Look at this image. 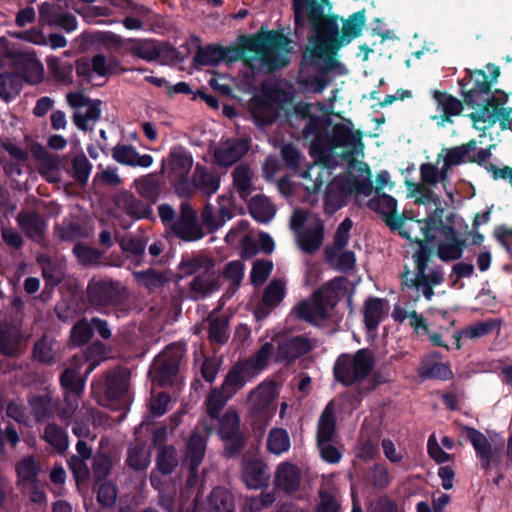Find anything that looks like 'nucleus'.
<instances>
[{
    "label": "nucleus",
    "mask_w": 512,
    "mask_h": 512,
    "mask_svg": "<svg viewBox=\"0 0 512 512\" xmlns=\"http://www.w3.org/2000/svg\"><path fill=\"white\" fill-rule=\"evenodd\" d=\"M408 189L411 196L415 197V205L426 207V217L422 219V223L427 224L428 229L419 230L420 233L428 241L435 239L438 235L443 237L437 248L438 257L441 260L459 259L463 254L465 241L457 237L454 228L443 225V210L439 207L438 196L429 193L425 187L415 183H408Z\"/></svg>",
    "instance_id": "1"
},
{
    "label": "nucleus",
    "mask_w": 512,
    "mask_h": 512,
    "mask_svg": "<svg viewBox=\"0 0 512 512\" xmlns=\"http://www.w3.org/2000/svg\"><path fill=\"white\" fill-rule=\"evenodd\" d=\"M54 354V342L48 337H43L34 347V357L41 362H49Z\"/></svg>",
    "instance_id": "61"
},
{
    "label": "nucleus",
    "mask_w": 512,
    "mask_h": 512,
    "mask_svg": "<svg viewBox=\"0 0 512 512\" xmlns=\"http://www.w3.org/2000/svg\"><path fill=\"white\" fill-rule=\"evenodd\" d=\"M403 286L407 289H415V298L417 299L421 294L428 300H430L433 296V285L428 282L426 275L420 277L419 275H414L410 272H407L403 275Z\"/></svg>",
    "instance_id": "39"
},
{
    "label": "nucleus",
    "mask_w": 512,
    "mask_h": 512,
    "mask_svg": "<svg viewBox=\"0 0 512 512\" xmlns=\"http://www.w3.org/2000/svg\"><path fill=\"white\" fill-rule=\"evenodd\" d=\"M212 261L204 257H193L183 260L180 268L187 275L198 273L191 286L194 291L201 294L211 292L216 286V277Z\"/></svg>",
    "instance_id": "11"
},
{
    "label": "nucleus",
    "mask_w": 512,
    "mask_h": 512,
    "mask_svg": "<svg viewBox=\"0 0 512 512\" xmlns=\"http://www.w3.org/2000/svg\"><path fill=\"white\" fill-rule=\"evenodd\" d=\"M499 328V325L495 320H487L484 322H478L472 324L459 332V337L468 338L471 340L478 339L485 335H488L493 330Z\"/></svg>",
    "instance_id": "47"
},
{
    "label": "nucleus",
    "mask_w": 512,
    "mask_h": 512,
    "mask_svg": "<svg viewBox=\"0 0 512 512\" xmlns=\"http://www.w3.org/2000/svg\"><path fill=\"white\" fill-rule=\"evenodd\" d=\"M16 472L19 484L33 483L39 472V466L34 458L26 457L16 465Z\"/></svg>",
    "instance_id": "48"
},
{
    "label": "nucleus",
    "mask_w": 512,
    "mask_h": 512,
    "mask_svg": "<svg viewBox=\"0 0 512 512\" xmlns=\"http://www.w3.org/2000/svg\"><path fill=\"white\" fill-rule=\"evenodd\" d=\"M361 133L354 130L350 120L335 124L331 134H317L311 142L310 153L318 159L343 158V155L334 156L336 148H350L355 152L362 150Z\"/></svg>",
    "instance_id": "6"
},
{
    "label": "nucleus",
    "mask_w": 512,
    "mask_h": 512,
    "mask_svg": "<svg viewBox=\"0 0 512 512\" xmlns=\"http://www.w3.org/2000/svg\"><path fill=\"white\" fill-rule=\"evenodd\" d=\"M205 453V439L198 433L192 434L187 443L185 460L189 464L191 476L188 479V484L193 485L195 479V471L201 463Z\"/></svg>",
    "instance_id": "26"
},
{
    "label": "nucleus",
    "mask_w": 512,
    "mask_h": 512,
    "mask_svg": "<svg viewBox=\"0 0 512 512\" xmlns=\"http://www.w3.org/2000/svg\"><path fill=\"white\" fill-rule=\"evenodd\" d=\"M387 303L379 298H369L364 306L365 325L368 330H375L387 315Z\"/></svg>",
    "instance_id": "31"
},
{
    "label": "nucleus",
    "mask_w": 512,
    "mask_h": 512,
    "mask_svg": "<svg viewBox=\"0 0 512 512\" xmlns=\"http://www.w3.org/2000/svg\"><path fill=\"white\" fill-rule=\"evenodd\" d=\"M334 406L329 403L324 409L318 423V443L330 442L335 433Z\"/></svg>",
    "instance_id": "36"
},
{
    "label": "nucleus",
    "mask_w": 512,
    "mask_h": 512,
    "mask_svg": "<svg viewBox=\"0 0 512 512\" xmlns=\"http://www.w3.org/2000/svg\"><path fill=\"white\" fill-rule=\"evenodd\" d=\"M239 416L234 410H228L221 419L219 433L223 439H233L238 432Z\"/></svg>",
    "instance_id": "52"
},
{
    "label": "nucleus",
    "mask_w": 512,
    "mask_h": 512,
    "mask_svg": "<svg viewBox=\"0 0 512 512\" xmlns=\"http://www.w3.org/2000/svg\"><path fill=\"white\" fill-rule=\"evenodd\" d=\"M471 76H479L483 79L476 84V87L464 92L465 102L472 108H477L470 114V118L474 128L482 132L480 136H484L486 130L491 128L497 120L501 121L503 126L508 125L512 129V108L505 106L504 102H495V96H491L489 84L482 71L477 70Z\"/></svg>",
    "instance_id": "3"
},
{
    "label": "nucleus",
    "mask_w": 512,
    "mask_h": 512,
    "mask_svg": "<svg viewBox=\"0 0 512 512\" xmlns=\"http://www.w3.org/2000/svg\"><path fill=\"white\" fill-rule=\"evenodd\" d=\"M27 64L25 68V77L30 83H38L44 76V67L42 63L32 54H27Z\"/></svg>",
    "instance_id": "57"
},
{
    "label": "nucleus",
    "mask_w": 512,
    "mask_h": 512,
    "mask_svg": "<svg viewBox=\"0 0 512 512\" xmlns=\"http://www.w3.org/2000/svg\"><path fill=\"white\" fill-rule=\"evenodd\" d=\"M194 186L205 195L214 194L220 187V179L215 174L197 165L193 174Z\"/></svg>",
    "instance_id": "35"
},
{
    "label": "nucleus",
    "mask_w": 512,
    "mask_h": 512,
    "mask_svg": "<svg viewBox=\"0 0 512 512\" xmlns=\"http://www.w3.org/2000/svg\"><path fill=\"white\" fill-rule=\"evenodd\" d=\"M117 205L123 208L129 215L142 217L145 208L141 203L131 194L121 195L117 200Z\"/></svg>",
    "instance_id": "59"
},
{
    "label": "nucleus",
    "mask_w": 512,
    "mask_h": 512,
    "mask_svg": "<svg viewBox=\"0 0 512 512\" xmlns=\"http://www.w3.org/2000/svg\"><path fill=\"white\" fill-rule=\"evenodd\" d=\"M127 462L134 469H145L150 463L149 454L143 447H133L129 450Z\"/></svg>",
    "instance_id": "60"
},
{
    "label": "nucleus",
    "mask_w": 512,
    "mask_h": 512,
    "mask_svg": "<svg viewBox=\"0 0 512 512\" xmlns=\"http://www.w3.org/2000/svg\"><path fill=\"white\" fill-rule=\"evenodd\" d=\"M209 338L211 341L223 344L228 339L227 322L216 318L210 322Z\"/></svg>",
    "instance_id": "64"
},
{
    "label": "nucleus",
    "mask_w": 512,
    "mask_h": 512,
    "mask_svg": "<svg viewBox=\"0 0 512 512\" xmlns=\"http://www.w3.org/2000/svg\"><path fill=\"white\" fill-rule=\"evenodd\" d=\"M128 384L125 377L117 373L108 374L104 382L107 400L113 401L125 396Z\"/></svg>",
    "instance_id": "38"
},
{
    "label": "nucleus",
    "mask_w": 512,
    "mask_h": 512,
    "mask_svg": "<svg viewBox=\"0 0 512 512\" xmlns=\"http://www.w3.org/2000/svg\"><path fill=\"white\" fill-rule=\"evenodd\" d=\"M232 176L234 184L240 191L241 196H247L251 188V181L253 177L252 170L248 166L241 164L234 169Z\"/></svg>",
    "instance_id": "51"
},
{
    "label": "nucleus",
    "mask_w": 512,
    "mask_h": 512,
    "mask_svg": "<svg viewBox=\"0 0 512 512\" xmlns=\"http://www.w3.org/2000/svg\"><path fill=\"white\" fill-rule=\"evenodd\" d=\"M267 447L275 455L287 452L290 448V438L287 431L281 428L272 429L268 436Z\"/></svg>",
    "instance_id": "42"
},
{
    "label": "nucleus",
    "mask_w": 512,
    "mask_h": 512,
    "mask_svg": "<svg viewBox=\"0 0 512 512\" xmlns=\"http://www.w3.org/2000/svg\"><path fill=\"white\" fill-rule=\"evenodd\" d=\"M284 293V283L280 280H274L266 288L263 296V302L265 305L273 307L283 299Z\"/></svg>",
    "instance_id": "55"
},
{
    "label": "nucleus",
    "mask_w": 512,
    "mask_h": 512,
    "mask_svg": "<svg viewBox=\"0 0 512 512\" xmlns=\"http://www.w3.org/2000/svg\"><path fill=\"white\" fill-rule=\"evenodd\" d=\"M167 353L168 352H165V354L159 356L153 365V371L157 373L156 378L161 385L168 383L170 379L176 375L178 370L177 361L172 360L166 362L164 360Z\"/></svg>",
    "instance_id": "44"
},
{
    "label": "nucleus",
    "mask_w": 512,
    "mask_h": 512,
    "mask_svg": "<svg viewBox=\"0 0 512 512\" xmlns=\"http://www.w3.org/2000/svg\"><path fill=\"white\" fill-rule=\"evenodd\" d=\"M247 48L253 55L246 56V61L253 70L269 73L285 66L292 51L291 42L277 32H266L248 40Z\"/></svg>",
    "instance_id": "4"
},
{
    "label": "nucleus",
    "mask_w": 512,
    "mask_h": 512,
    "mask_svg": "<svg viewBox=\"0 0 512 512\" xmlns=\"http://www.w3.org/2000/svg\"><path fill=\"white\" fill-rule=\"evenodd\" d=\"M173 230L185 241L199 240L204 236L202 228L196 222V215L188 205H182L181 216L173 224Z\"/></svg>",
    "instance_id": "20"
},
{
    "label": "nucleus",
    "mask_w": 512,
    "mask_h": 512,
    "mask_svg": "<svg viewBox=\"0 0 512 512\" xmlns=\"http://www.w3.org/2000/svg\"><path fill=\"white\" fill-rule=\"evenodd\" d=\"M158 468L168 474L177 465L176 451L173 447H165L161 450L157 459Z\"/></svg>",
    "instance_id": "62"
},
{
    "label": "nucleus",
    "mask_w": 512,
    "mask_h": 512,
    "mask_svg": "<svg viewBox=\"0 0 512 512\" xmlns=\"http://www.w3.org/2000/svg\"><path fill=\"white\" fill-rule=\"evenodd\" d=\"M248 151L246 141L238 139L221 140L213 150L215 162L221 166H231Z\"/></svg>",
    "instance_id": "16"
},
{
    "label": "nucleus",
    "mask_w": 512,
    "mask_h": 512,
    "mask_svg": "<svg viewBox=\"0 0 512 512\" xmlns=\"http://www.w3.org/2000/svg\"><path fill=\"white\" fill-rule=\"evenodd\" d=\"M301 479L302 471L297 465L286 461L277 466L274 482L279 490L288 494L295 493L300 487Z\"/></svg>",
    "instance_id": "19"
},
{
    "label": "nucleus",
    "mask_w": 512,
    "mask_h": 512,
    "mask_svg": "<svg viewBox=\"0 0 512 512\" xmlns=\"http://www.w3.org/2000/svg\"><path fill=\"white\" fill-rule=\"evenodd\" d=\"M231 397L228 396L227 391L222 390V387L212 390L206 402L208 414L213 418L217 417L219 411Z\"/></svg>",
    "instance_id": "53"
},
{
    "label": "nucleus",
    "mask_w": 512,
    "mask_h": 512,
    "mask_svg": "<svg viewBox=\"0 0 512 512\" xmlns=\"http://www.w3.org/2000/svg\"><path fill=\"white\" fill-rule=\"evenodd\" d=\"M225 58V51L221 47L209 46L198 52L196 59L202 65L214 66Z\"/></svg>",
    "instance_id": "56"
},
{
    "label": "nucleus",
    "mask_w": 512,
    "mask_h": 512,
    "mask_svg": "<svg viewBox=\"0 0 512 512\" xmlns=\"http://www.w3.org/2000/svg\"><path fill=\"white\" fill-rule=\"evenodd\" d=\"M74 369H66L61 376V384L65 390V400L69 403V410H64V416L70 417L77 408V399L84 389L83 381L77 376Z\"/></svg>",
    "instance_id": "21"
},
{
    "label": "nucleus",
    "mask_w": 512,
    "mask_h": 512,
    "mask_svg": "<svg viewBox=\"0 0 512 512\" xmlns=\"http://www.w3.org/2000/svg\"><path fill=\"white\" fill-rule=\"evenodd\" d=\"M18 222L26 234L33 239H40L44 232V222L42 218L33 213L20 214Z\"/></svg>",
    "instance_id": "41"
},
{
    "label": "nucleus",
    "mask_w": 512,
    "mask_h": 512,
    "mask_svg": "<svg viewBox=\"0 0 512 512\" xmlns=\"http://www.w3.org/2000/svg\"><path fill=\"white\" fill-rule=\"evenodd\" d=\"M255 376V372L251 371L250 363H239L235 365L226 375L222 384V390L228 392V396H233L244 385Z\"/></svg>",
    "instance_id": "22"
},
{
    "label": "nucleus",
    "mask_w": 512,
    "mask_h": 512,
    "mask_svg": "<svg viewBox=\"0 0 512 512\" xmlns=\"http://www.w3.org/2000/svg\"><path fill=\"white\" fill-rule=\"evenodd\" d=\"M251 111L256 124L259 126L270 124L278 115L276 103L260 97L253 99Z\"/></svg>",
    "instance_id": "30"
},
{
    "label": "nucleus",
    "mask_w": 512,
    "mask_h": 512,
    "mask_svg": "<svg viewBox=\"0 0 512 512\" xmlns=\"http://www.w3.org/2000/svg\"><path fill=\"white\" fill-rule=\"evenodd\" d=\"M337 283L338 280L331 282L328 287L317 291L311 299L299 303L291 315L316 325L322 323L337 302V296L333 295Z\"/></svg>",
    "instance_id": "8"
},
{
    "label": "nucleus",
    "mask_w": 512,
    "mask_h": 512,
    "mask_svg": "<svg viewBox=\"0 0 512 512\" xmlns=\"http://www.w3.org/2000/svg\"><path fill=\"white\" fill-rule=\"evenodd\" d=\"M38 262L42 265L43 276L48 284L54 286L60 282L63 275L60 268L52 266L50 260L44 255L38 257Z\"/></svg>",
    "instance_id": "63"
},
{
    "label": "nucleus",
    "mask_w": 512,
    "mask_h": 512,
    "mask_svg": "<svg viewBox=\"0 0 512 512\" xmlns=\"http://www.w3.org/2000/svg\"><path fill=\"white\" fill-rule=\"evenodd\" d=\"M368 206L373 211L382 215L386 224L392 230H398L402 237H417L415 230L428 229L427 224L422 223L420 208L424 207V214L426 215V207L424 205L418 206L417 211H412L411 216L397 215V201L394 197L388 194H379L368 202Z\"/></svg>",
    "instance_id": "7"
},
{
    "label": "nucleus",
    "mask_w": 512,
    "mask_h": 512,
    "mask_svg": "<svg viewBox=\"0 0 512 512\" xmlns=\"http://www.w3.org/2000/svg\"><path fill=\"white\" fill-rule=\"evenodd\" d=\"M234 508L232 495L224 489H214L207 500V512H232Z\"/></svg>",
    "instance_id": "37"
},
{
    "label": "nucleus",
    "mask_w": 512,
    "mask_h": 512,
    "mask_svg": "<svg viewBox=\"0 0 512 512\" xmlns=\"http://www.w3.org/2000/svg\"><path fill=\"white\" fill-rule=\"evenodd\" d=\"M129 51L132 55L148 62L156 60L160 55L156 42L152 40L136 41L131 45Z\"/></svg>",
    "instance_id": "45"
},
{
    "label": "nucleus",
    "mask_w": 512,
    "mask_h": 512,
    "mask_svg": "<svg viewBox=\"0 0 512 512\" xmlns=\"http://www.w3.org/2000/svg\"><path fill=\"white\" fill-rule=\"evenodd\" d=\"M327 0H293L296 29L308 20L313 28L311 57L328 56L337 49V25L323 16Z\"/></svg>",
    "instance_id": "2"
},
{
    "label": "nucleus",
    "mask_w": 512,
    "mask_h": 512,
    "mask_svg": "<svg viewBox=\"0 0 512 512\" xmlns=\"http://www.w3.org/2000/svg\"><path fill=\"white\" fill-rule=\"evenodd\" d=\"M91 336L92 328L86 320L77 322L71 330V342L75 346L83 345Z\"/></svg>",
    "instance_id": "58"
},
{
    "label": "nucleus",
    "mask_w": 512,
    "mask_h": 512,
    "mask_svg": "<svg viewBox=\"0 0 512 512\" xmlns=\"http://www.w3.org/2000/svg\"><path fill=\"white\" fill-rule=\"evenodd\" d=\"M467 436L484 469H487L492 463L496 462V451L493 450L486 436L475 429H469Z\"/></svg>",
    "instance_id": "25"
},
{
    "label": "nucleus",
    "mask_w": 512,
    "mask_h": 512,
    "mask_svg": "<svg viewBox=\"0 0 512 512\" xmlns=\"http://www.w3.org/2000/svg\"><path fill=\"white\" fill-rule=\"evenodd\" d=\"M312 346L310 340L305 337H293L279 346L276 358L279 361L293 360L310 351Z\"/></svg>",
    "instance_id": "28"
},
{
    "label": "nucleus",
    "mask_w": 512,
    "mask_h": 512,
    "mask_svg": "<svg viewBox=\"0 0 512 512\" xmlns=\"http://www.w3.org/2000/svg\"><path fill=\"white\" fill-rule=\"evenodd\" d=\"M193 166L192 155L183 147L176 146L170 150L167 161L162 162V171L168 173L175 184L184 183Z\"/></svg>",
    "instance_id": "14"
},
{
    "label": "nucleus",
    "mask_w": 512,
    "mask_h": 512,
    "mask_svg": "<svg viewBox=\"0 0 512 512\" xmlns=\"http://www.w3.org/2000/svg\"><path fill=\"white\" fill-rule=\"evenodd\" d=\"M276 388L272 382H263L253 389L247 399L252 414L270 413L274 410L273 401Z\"/></svg>",
    "instance_id": "17"
},
{
    "label": "nucleus",
    "mask_w": 512,
    "mask_h": 512,
    "mask_svg": "<svg viewBox=\"0 0 512 512\" xmlns=\"http://www.w3.org/2000/svg\"><path fill=\"white\" fill-rule=\"evenodd\" d=\"M249 210L252 217L262 223L271 221L276 213L275 206L270 199L264 195L252 197L249 203Z\"/></svg>",
    "instance_id": "33"
},
{
    "label": "nucleus",
    "mask_w": 512,
    "mask_h": 512,
    "mask_svg": "<svg viewBox=\"0 0 512 512\" xmlns=\"http://www.w3.org/2000/svg\"><path fill=\"white\" fill-rule=\"evenodd\" d=\"M327 257L332 265L343 271L352 269L356 261L353 252L341 251L338 249L328 252Z\"/></svg>",
    "instance_id": "54"
},
{
    "label": "nucleus",
    "mask_w": 512,
    "mask_h": 512,
    "mask_svg": "<svg viewBox=\"0 0 512 512\" xmlns=\"http://www.w3.org/2000/svg\"><path fill=\"white\" fill-rule=\"evenodd\" d=\"M434 101L437 108L442 112V115L432 116L433 120H438V125L444 126L445 123L450 122L451 116H456L462 111V103L457 98L450 94L435 91L433 93Z\"/></svg>",
    "instance_id": "23"
},
{
    "label": "nucleus",
    "mask_w": 512,
    "mask_h": 512,
    "mask_svg": "<svg viewBox=\"0 0 512 512\" xmlns=\"http://www.w3.org/2000/svg\"><path fill=\"white\" fill-rule=\"evenodd\" d=\"M372 356L365 350H360L354 355H342L338 358L334 374L337 380L345 385H350L366 377L372 369Z\"/></svg>",
    "instance_id": "10"
},
{
    "label": "nucleus",
    "mask_w": 512,
    "mask_h": 512,
    "mask_svg": "<svg viewBox=\"0 0 512 512\" xmlns=\"http://www.w3.org/2000/svg\"><path fill=\"white\" fill-rule=\"evenodd\" d=\"M417 233V237H406L410 241L414 242L416 244V251L413 253V259L416 264L417 268V274L420 277L425 276L426 274V267L427 262L429 259V250L426 247V245L422 242L420 239V236H423L419 230H415Z\"/></svg>",
    "instance_id": "46"
},
{
    "label": "nucleus",
    "mask_w": 512,
    "mask_h": 512,
    "mask_svg": "<svg viewBox=\"0 0 512 512\" xmlns=\"http://www.w3.org/2000/svg\"><path fill=\"white\" fill-rule=\"evenodd\" d=\"M372 174L366 164L360 163L353 167L347 176H336L327 186L325 204L335 211L342 207L349 196L355 195L357 200L369 197L373 191Z\"/></svg>",
    "instance_id": "5"
},
{
    "label": "nucleus",
    "mask_w": 512,
    "mask_h": 512,
    "mask_svg": "<svg viewBox=\"0 0 512 512\" xmlns=\"http://www.w3.org/2000/svg\"><path fill=\"white\" fill-rule=\"evenodd\" d=\"M366 17L363 11L352 14L342 27V37L348 43L352 39L358 37L365 25Z\"/></svg>",
    "instance_id": "43"
},
{
    "label": "nucleus",
    "mask_w": 512,
    "mask_h": 512,
    "mask_svg": "<svg viewBox=\"0 0 512 512\" xmlns=\"http://www.w3.org/2000/svg\"><path fill=\"white\" fill-rule=\"evenodd\" d=\"M119 295V285L108 279H93L88 285L89 300L93 305L114 303Z\"/></svg>",
    "instance_id": "18"
},
{
    "label": "nucleus",
    "mask_w": 512,
    "mask_h": 512,
    "mask_svg": "<svg viewBox=\"0 0 512 512\" xmlns=\"http://www.w3.org/2000/svg\"><path fill=\"white\" fill-rule=\"evenodd\" d=\"M243 480L249 488L262 487L269 480L267 466L258 460L246 462L243 469Z\"/></svg>",
    "instance_id": "29"
},
{
    "label": "nucleus",
    "mask_w": 512,
    "mask_h": 512,
    "mask_svg": "<svg viewBox=\"0 0 512 512\" xmlns=\"http://www.w3.org/2000/svg\"><path fill=\"white\" fill-rule=\"evenodd\" d=\"M313 158L315 163L299 173L302 179L301 184L309 193L317 192L325 182L329 181L332 175L331 169L339 164V161L336 159Z\"/></svg>",
    "instance_id": "13"
},
{
    "label": "nucleus",
    "mask_w": 512,
    "mask_h": 512,
    "mask_svg": "<svg viewBox=\"0 0 512 512\" xmlns=\"http://www.w3.org/2000/svg\"><path fill=\"white\" fill-rule=\"evenodd\" d=\"M291 228L303 251L311 253L320 248L323 241V225L317 215L296 210L291 218Z\"/></svg>",
    "instance_id": "9"
},
{
    "label": "nucleus",
    "mask_w": 512,
    "mask_h": 512,
    "mask_svg": "<svg viewBox=\"0 0 512 512\" xmlns=\"http://www.w3.org/2000/svg\"><path fill=\"white\" fill-rule=\"evenodd\" d=\"M76 70L79 75L85 77H91L93 74L106 77L117 72L125 71L120 68L118 61L114 57H105L101 54L95 55L91 60L79 62Z\"/></svg>",
    "instance_id": "15"
},
{
    "label": "nucleus",
    "mask_w": 512,
    "mask_h": 512,
    "mask_svg": "<svg viewBox=\"0 0 512 512\" xmlns=\"http://www.w3.org/2000/svg\"><path fill=\"white\" fill-rule=\"evenodd\" d=\"M419 374L427 378L448 379L452 372L446 364L441 362L440 355L432 352L423 358L419 367Z\"/></svg>",
    "instance_id": "27"
},
{
    "label": "nucleus",
    "mask_w": 512,
    "mask_h": 512,
    "mask_svg": "<svg viewBox=\"0 0 512 512\" xmlns=\"http://www.w3.org/2000/svg\"><path fill=\"white\" fill-rule=\"evenodd\" d=\"M112 156L118 163L128 166L150 167L153 163L151 155H140L131 145H117L113 148Z\"/></svg>",
    "instance_id": "24"
},
{
    "label": "nucleus",
    "mask_w": 512,
    "mask_h": 512,
    "mask_svg": "<svg viewBox=\"0 0 512 512\" xmlns=\"http://www.w3.org/2000/svg\"><path fill=\"white\" fill-rule=\"evenodd\" d=\"M393 317L398 322L409 320V323L414 331L420 336L428 333L427 320L418 315L416 311H405L397 307L393 311Z\"/></svg>",
    "instance_id": "40"
},
{
    "label": "nucleus",
    "mask_w": 512,
    "mask_h": 512,
    "mask_svg": "<svg viewBox=\"0 0 512 512\" xmlns=\"http://www.w3.org/2000/svg\"><path fill=\"white\" fill-rule=\"evenodd\" d=\"M30 413L36 422L48 418L52 413V398L48 390L34 395L29 399Z\"/></svg>",
    "instance_id": "34"
},
{
    "label": "nucleus",
    "mask_w": 512,
    "mask_h": 512,
    "mask_svg": "<svg viewBox=\"0 0 512 512\" xmlns=\"http://www.w3.org/2000/svg\"><path fill=\"white\" fill-rule=\"evenodd\" d=\"M134 187L139 195L149 201H155L158 196V182L152 174L136 179Z\"/></svg>",
    "instance_id": "49"
},
{
    "label": "nucleus",
    "mask_w": 512,
    "mask_h": 512,
    "mask_svg": "<svg viewBox=\"0 0 512 512\" xmlns=\"http://www.w3.org/2000/svg\"><path fill=\"white\" fill-rule=\"evenodd\" d=\"M66 99L75 110L73 121L79 129L87 130L99 120L101 116L99 100H91L81 92L68 93Z\"/></svg>",
    "instance_id": "12"
},
{
    "label": "nucleus",
    "mask_w": 512,
    "mask_h": 512,
    "mask_svg": "<svg viewBox=\"0 0 512 512\" xmlns=\"http://www.w3.org/2000/svg\"><path fill=\"white\" fill-rule=\"evenodd\" d=\"M44 438L58 452H63L68 447L66 433L56 425L49 424L46 427Z\"/></svg>",
    "instance_id": "50"
},
{
    "label": "nucleus",
    "mask_w": 512,
    "mask_h": 512,
    "mask_svg": "<svg viewBox=\"0 0 512 512\" xmlns=\"http://www.w3.org/2000/svg\"><path fill=\"white\" fill-rule=\"evenodd\" d=\"M476 148V142L448 149L438 156V163L443 158V169L448 171L452 166L459 165L471 159L470 152Z\"/></svg>",
    "instance_id": "32"
}]
</instances>
